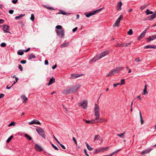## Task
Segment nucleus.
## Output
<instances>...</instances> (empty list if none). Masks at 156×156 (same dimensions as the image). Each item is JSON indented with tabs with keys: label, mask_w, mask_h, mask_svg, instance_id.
I'll use <instances>...</instances> for the list:
<instances>
[{
	"label": "nucleus",
	"mask_w": 156,
	"mask_h": 156,
	"mask_svg": "<svg viewBox=\"0 0 156 156\" xmlns=\"http://www.w3.org/2000/svg\"><path fill=\"white\" fill-rule=\"evenodd\" d=\"M156 39V34L149 36L148 37L146 38V40L148 42H150L151 41L153 40Z\"/></svg>",
	"instance_id": "nucleus-10"
},
{
	"label": "nucleus",
	"mask_w": 156,
	"mask_h": 156,
	"mask_svg": "<svg viewBox=\"0 0 156 156\" xmlns=\"http://www.w3.org/2000/svg\"><path fill=\"white\" fill-rule=\"evenodd\" d=\"M5 96V95L3 94H0V98H3Z\"/></svg>",
	"instance_id": "nucleus-59"
},
{
	"label": "nucleus",
	"mask_w": 156,
	"mask_h": 156,
	"mask_svg": "<svg viewBox=\"0 0 156 156\" xmlns=\"http://www.w3.org/2000/svg\"><path fill=\"white\" fill-rule=\"evenodd\" d=\"M13 137V136L12 135L10 136L7 140L6 142L8 143H9Z\"/></svg>",
	"instance_id": "nucleus-38"
},
{
	"label": "nucleus",
	"mask_w": 156,
	"mask_h": 156,
	"mask_svg": "<svg viewBox=\"0 0 156 156\" xmlns=\"http://www.w3.org/2000/svg\"><path fill=\"white\" fill-rule=\"evenodd\" d=\"M4 31V32L5 33H11L9 32V26L6 25H4L3 26V27L2 29Z\"/></svg>",
	"instance_id": "nucleus-7"
},
{
	"label": "nucleus",
	"mask_w": 156,
	"mask_h": 156,
	"mask_svg": "<svg viewBox=\"0 0 156 156\" xmlns=\"http://www.w3.org/2000/svg\"><path fill=\"white\" fill-rule=\"evenodd\" d=\"M149 29V27L147 28H146L145 30H144L143 31V32L145 34H146V33L147 31V30H148Z\"/></svg>",
	"instance_id": "nucleus-57"
},
{
	"label": "nucleus",
	"mask_w": 156,
	"mask_h": 156,
	"mask_svg": "<svg viewBox=\"0 0 156 156\" xmlns=\"http://www.w3.org/2000/svg\"><path fill=\"white\" fill-rule=\"evenodd\" d=\"M136 62H137L138 61H140V60L139 58H135L134 60Z\"/></svg>",
	"instance_id": "nucleus-56"
},
{
	"label": "nucleus",
	"mask_w": 156,
	"mask_h": 156,
	"mask_svg": "<svg viewBox=\"0 0 156 156\" xmlns=\"http://www.w3.org/2000/svg\"><path fill=\"white\" fill-rule=\"evenodd\" d=\"M133 31L132 29H130L127 32V34L129 35H132L133 34Z\"/></svg>",
	"instance_id": "nucleus-39"
},
{
	"label": "nucleus",
	"mask_w": 156,
	"mask_h": 156,
	"mask_svg": "<svg viewBox=\"0 0 156 156\" xmlns=\"http://www.w3.org/2000/svg\"><path fill=\"white\" fill-rule=\"evenodd\" d=\"M56 34L58 36L61 38H63L65 36V32L64 29L55 30Z\"/></svg>",
	"instance_id": "nucleus-3"
},
{
	"label": "nucleus",
	"mask_w": 156,
	"mask_h": 156,
	"mask_svg": "<svg viewBox=\"0 0 156 156\" xmlns=\"http://www.w3.org/2000/svg\"><path fill=\"white\" fill-rule=\"evenodd\" d=\"M147 93V85H145L144 90L143 94H145Z\"/></svg>",
	"instance_id": "nucleus-33"
},
{
	"label": "nucleus",
	"mask_w": 156,
	"mask_h": 156,
	"mask_svg": "<svg viewBox=\"0 0 156 156\" xmlns=\"http://www.w3.org/2000/svg\"><path fill=\"white\" fill-rule=\"evenodd\" d=\"M125 132H124L121 134H117V136H119L121 138H124L125 137Z\"/></svg>",
	"instance_id": "nucleus-24"
},
{
	"label": "nucleus",
	"mask_w": 156,
	"mask_h": 156,
	"mask_svg": "<svg viewBox=\"0 0 156 156\" xmlns=\"http://www.w3.org/2000/svg\"><path fill=\"white\" fill-rule=\"evenodd\" d=\"M78 105L79 106H82L84 109H86L87 108V101L86 100H84L83 103H79Z\"/></svg>",
	"instance_id": "nucleus-6"
},
{
	"label": "nucleus",
	"mask_w": 156,
	"mask_h": 156,
	"mask_svg": "<svg viewBox=\"0 0 156 156\" xmlns=\"http://www.w3.org/2000/svg\"><path fill=\"white\" fill-rule=\"evenodd\" d=\"M25 15V14H23V15H21L19 16H16L15 17V19L16 20L20 19L21 18L23 17V16H24Z\"/></svg>",
	"instance_id": "nucleus-37"
},
{
	"label": "nucleus",
	"mask_w": 156,
	"mask_h": 156,
	"mask_svg": "<svg viewBox=\"0 0 156 156\" xmlns=\"http://www.w3.org/2000/svg\"><path fill=\"white\" fill-rule=\"evenodd\" d=\"M44 6V7L45 8H47L48 9H49V10H54V9H53V8L52 7H49V6H47L46 5H45Z\"/></svg>",
	"instance_id": "nucleus-41"
},
{
	"label": "nucleus",
	"mask_w": 156,
	"mask_h": 156,
	"mask_svg": "<svg viewBox=\"0 0 156 156\" xmlns=\"http://www.w3.org/2000/svg\"><path fill=\"white\" fill-rule=\"evenodd\" d=\"M80 76V75H76V76H75L74 74H72L71 75V78L72 79H74L79 77Z\"/></svg>",
	"instance_id": "nucleus-25"
},
{
	"label": "nucleus",
	"mask_w": 156,
	"mask_h": 156,
	"mask_svg": "<svg viewBox=\"0 0 156 156\" xmlns=\"http://www.w3.org/2000/svg\"><path fill=\"white\" fill-rule=\"evenodd\" d=\"M55 28L56 29H58L59 30L62 29V27L61 25H60L57 26Z\"/></svg>",
	"instance_id": "nucleus-45"
},
{
	"label": "nucleus",
	"mask_w": 156,
	"mask_h": 156,
	"mask_svg": "<svg viewBox=\"0 0 156 156\" xmlns=\"http://www.w3.org/2000/svg\"><path fill=\"white\" fill-rule=\"evenodd\" d=\"M122 5V3L121 2H119L118 3L117 5V10H120L121 9V6Z\"/></svg>",
	"instance_id": "nucleus-17"
},
{
	"label": "nucleus",
	"mask_w": 156,
	"mask_h": 156,
	"mask_svg": "<svg viewBox=\"0 0 156 156\" xmlns=\"http://www.w3.org/2000/svg\"><path fill=\"white\" fill-rule=\"evenodd\" d=\"M119 23H118V22H117L116 21L115 23L113 25V27H118L119 26Z\"/></svg>",
	"instance_id": "nucleus-42"
},
{
	"label": "nucleus",
	"mask_w": 156,
	"mask_h": 156,
	"mask_svg": "<svg viewBox=\"0 0 156 156\" xmlns=\"http://www.w3.org/2000/svg\"><path fill=\"white\" fill-rule=\"evenodd\" d=\"M80 84L71 87V89L73 93L76 92L80 89Z\"/></svg>",
	"instance_id": "nucleus-5"
},
{
	"label": "nucleus",
	"mask_w": 156,
	"mask_h": 156,
	"mask_svg": "<svg viewBox=\"0 0 156 156\" xmlns=\"http://www.w3.org/2000/svg\"><path fill=\"white\" fill-rule=\"evenodd\" d=\"M69 44V43L68 42L63 43L61 45V48H64L68 46Z\"/></svg>",
	"instance_id": "nucleus-23"
},
{
	"label": "nucleus",
	"mask_w": 156,
	"mask_h": 156,
	"mask_svg": "<svg viewBox=\"0 0 156 156\" xmlns=\"http://www.w3.org/2000/svg\"><path fill=\"white\" fill-rule=\"evenodd\" d=\"M18 67L19 69H20V70L21 71H22L23 70V68L22 67V66L21 64H19L18 66Z\"/></svg>",
	"instance_id": "nucleus-47"
},
{
	"label": "nucleus",
	"mask_w": 156,
	"mask_h": 156,
	"mask_svg": "<svg viewBox=\"0 0 156 156\" xmlns=\"http://www.w3.org/2000/svg\"><path fill=\"white\" fill-rule=\"evenodd\" d=\"M53 136L54 138L55 139V141L57 142L58 144H60L58 140L55 137V136L54 135H53Z\"/></svg>",
	"instance_id": "nucleus-54"
},
{
	"label": "nucleus",
	"mask_w": 156,
	"mask_h": 156,
	"mask_svg": "<svg viewBox=\"0 0 156 156\" xmlns=\"http://www.w3.org/2000/svg\"><path fill=\"white\" fill-rule=\"evenodd\" d=\"M131 44V42L128 43H123V47L128 46L129 45H130Z\"/></svg>",
	"instance_id": "nucleus-32"
},
{
	"label": "nucleus",
	"mask_w": 156,
	"mask_h": 156,
	"mask_svg": "<svg viewBox=\"0 0 156 156\" xmlns=\"http://www.w3.org/2000/svg\"><path fill=\"white\" fill-rule=\"evenodd\" d=\"M145 34L143 32L139 36V37L137 38V40H141L142 38H143L144 36H145Z\"/></svg>",
	"instance_id": "nucleus-19"
},
{
	"label": "nucleus",
	"mask_w": 156,
	"mask_h": 156,
	"mask_svg": "<svg viewBox=\"0 0 156 156\" xmlns=\"http://www.w3.org/2000/svg\"><path fill=\"white\" fill-rule=\"evenodd\" d=\"M95 14H96V13L95 12V11H94L92 12H90V13L86 14V17H89L90 16H91L92 15H94Z\"/></svg>",
	"instance_id": "nucleus-20"
},
{
	"label": "nucleus",
	"mask_w": 156,
	"mask_h": 156,
	"mask_svg": "<svg viewBox=\"0 0 156 156\" xmlns=\"http://www.w3.org/2000/svg\"><path fill=\"white\" fill-rule=\"evenodd\" d=\"M14 10H10L9 11V13L10 14H12L13 13Z\"/></svg>",
	"instance_id": "nucleus-58"
},
{
	"label": "nucleus",
	"mask_w": 156,
	"mask_h": 156,
	"mask_svg": "<svg viewBox=\"0 0 156 156\" xmlns=\"http://www.w3.org/2000/svg\"><path fill=\"white\" fill-rule=\"evenodd\" d=\"M121 149H120L119 150H116V151L113 152L112 154L114 155L115 153H118L119 151H120L121 150Z\"/></svg>",
	"instance_id": "nucleus-48"
},
{
	"label": "nucleus",
	"mask_w": 156,
	"mask_h": 156,
	"mask_svg": "<svg viewBox=\"0 0 156 156\" xmlns=\"http://www.w3.org/2000/svg\"><path fill=\"white\" fill-rule=\"evenodd\" d=\"M109 148V147H101L99 148V151L100 152H104L105 151H107Z\"/></svg>",
	"instance_id": "nucleus-15"
},
{
	"label": "nucleus",
	"mask_w": 156,
	"mask_h": 156,
	"mask_svg": "<svg viewBox=\"0 0 156 156\" xmlns=\"http://www.w3.org/2000/svg\"><path fill=\"white\" fill-rule=\"evenodd\" d=\"M146 12L147 13V15L149 14H152L153 13L152 11H150V10L148 9H147L146 11Z\"/></svg>",
	"instance_id": "nucleus-34"
},
{
	"label": "nucleus",
	"mask_w": 156,
	"mask_h": 156,
	"mask_svg": "<svg viewBox=\"0 0 156 156\" xmlns=\"http://www.w3.org/2000/svg\"><path fill=\"white\" fill-rule=\"evenodd\" d=\"M62 148V149H66V147H65V146L61 144L60 143V144H58Z\"/></svg>",
	"instance_id": "nucleus-53"
},
{
	"label": "nucleus",
	"mask_w": 156,
	"mask_h": 156,
	"mask_svg": "<svg viewBox=\"0 0 156 156\" xmlns=\"http://www.w3.org/2000/svg\"><path fill=\"white\" fill-rule=\"evenodd\" d=\"M88 124H93L95 123V119H92L88 121L87 123Z\"/></svg>",
	"instance_id": "nucleus-30"
},
{
	"label": "nucleus",
	"mask_w": 156,
	"mask_h": 156,
	"mask_svg": "<svg viewBox=\"0 0 156 156\" xmlns=\"http://www.w3.org/2000/svg\"><path fill=\"white\" fill-rule=\"evenodd\" d=\"M62 92L65 94H68L71 93H73L71 89V87H67L66 89L64 90Z\"/></svg>",
	"instance_id": "nucleus-8"
},
{
	"label": "nucleus",
	"mask_w": 156,
	"mask_h": 156,
	"mask_svg": "<svg viewBox=\"0 0 156 156\" xmlns=\"http://www.w3.org/2000/svg\"><path fill=\"white\" fill-rule=\"evenodd\" d=\"M23 50H19L17 52V54L19 55H22L24 54Z\"/></svg>",
	"instance_id": "nucleus-27"
},
{
	"label": "nucleus",
	"mask_w": 156,
	"mask_h": 156,
	"mask_svg": "<svg viewBox=\"0 0 156 156\" xmlns=\"http://www.w3.org/2000/svg\"><path fill=\"white\" fill-rule=\"evenodd\" d=\"M121 83H120L121 85L124 84L125 83V80L124 79H122L121 80Z\"/></svg>",
	"instance_id": "nucleus-49"
},
{
	"label": "nucleus",
	"mask_w": 156,
	"mask_h": 156,
	"mask_svg": "<svg viewBox=\"0 0 156 156\" xmlns=\"http://www.w3.org/2000/svg\"><path fill=\"white\" fill-rule=\"evenodd\" d=\"M36 131L38 134L41 135L42 138H45V136L44 130L41 128L38 127L36 129Z\"/></svg>",
	"instance_id": "nucleus-4"
},
{
	"label": "nucleus",
	"mask_w": 156,
	"mask_h": 156,
	"mask_svg": "<svg viewBox=\"0 0 156 156\" xmlns=\"http://www.w3.org/2000/svg\"><path fill=\"white\" fill-rule=\"evenodd\" d=\"M104 8L103 7H102L100 9H98V10H97L95 11V12H96V13H97L99 11H101L102 9H103Z\"/></svg>",
	"instance_id": "nucleus-50"
},
{
	"label": "nucleus",
	"mask_w": 156,
	"mask_h": 156,
	"mask_svg": "<svg viewBox=\"0 0 156 156\" xmlns=\"http://www.w3.org/2000/svg\"><path fill=\"white\" fill-rule=\"evenodd\" d=\"M123 18V15L121 14L119 18L116 21L117 22H118L119 23L120 22Z\"/></svg>",
	"instance_id": "nucleus-26"
},
{
	"label": "nucleus",
	"mask_w": 156,
	"mask_h": 156,
	"mask_svg": "<svg viewBox=\"0 0 156 156\" xmlns=\"http://www.w3.org/2000/svg\"><path fill=\"white\" fill-rule=\"evenodd\" d=\"M123 69L122 67L119 66L112 70L106 76V77L111 76L113 75L118 73L121 70Z\"/></svg>",
	"instance_id": "nucleus-1"
},
{
	"label": "nucleus",
	"mask_w": 156,
	"mask_h": 156,
	"mask_svg": "<svg viewBox=\"0 0 156 156\" xmlns=\"http://www.w3.org/2000/svg\"><path fill=\"white\" fill-rule=\"evenodd\" d=\"M30 19L32 21H34V14H32L31 15Z\"/></svg>",
	"instance_id": "nucleus-44"
},
{
	"label": "nucleus",
	"mask_w": 156,
	"mask_h": 156,
	"mask_svg": "<svg viewBox=\"0 0 156 156\" xmlns=\"http://www.w3.org/2000/svg\"><path fill=\"white\" fill-rule=\"evenodd\" d=\"M84 153H85V154H86V155L87 156H89V155L88 154H87V152L86 150L85 149H84Z\"/></svg>",
	"instance_id": "nucleus-62"
},
{
	"label": "nucleus",
	"mask_w": 156,
	"mask_h": 156,
	"mask_svg": "<svg viewBox=\"0 0 156 156\" xmlns=\"http://www.w3.org/2000/svg\"><path fill=\"white\" fill-rule=\"evenodd\" d=\"M34 148L36 151H41L43 150L42 147L37 144H36L35 145Z\"/></svg>",
	"instance_id": "nucleus-13"
},
{
	"label": "nucleus",
	"mask_w": 156,
	"mask_h": 156,
	"mask_svg": "<svg viewBox=\"0 0 156 156\" xmlns=\"http://www.w3.org/2000/svg\"><path fill=\"white\" fill-rule=\"evenodd\" d=\"M95 123H101L102 122H104L105 121H107V120L103 119L102 118L99 119H95Z\"/></svg>",
	"instance_id": "nucleus-12"
},
{
	"label": "nucleus",
	"mask_w": 156,
	"mask_h": 156,
	"mask_svg": "<svg viewBox=\"0 0 156 156\" xmlns=\"http://www.w3.org/2000/svg\"><path fill=\"white\" fill-rule=\"evenodd\" d=\"M20 63L22 64H25L26 63V61L24 60H21L20 61Z\"/></svg>",
	"instance_id": "nucleus-55"
},
{
	"label": "nucleus",
	"mask_w": 156,
	"mask_h": 156,
	"mask_svg": "<svg viewBox=\"0 0 156 156\" xmlns=\"http://www.w3.org/2000/svg\"><path fill=\"white\" fill-rule=\"evenodd\" d=\"M144 48H154L156 49V46H152L151 45H148L144 47Z\"/></svg>",
	"instance_id": "nucleus-16"
},
{
	"label": "nucleus",
	"mask_w": 156,
	"mask_h": 156,
	"mask_svg": "<svg viewBox=\"0 0 156 156\" xmlns=\"http://www.w3.org/2000/svg\"><path fill=\"white\" fill-rule=\"evenodd\" d=\"M36 58L35 56L33 54H30L29 56L28 59L30 60L33 58Z\"/></svg>",
	"instance_id": "nucleus-22"
},
{
	"label": "nucleus",
	"mask_w": 156,
	"mask_h": 156,
	"mask_svg": "<svg viewBox=\"0 0 156 156\" xmlns=\"http://www.w3.org/2000/svg\"><path fill=\"white\" fill-rule=\"evenodd\" d=\"M94 115L95 116V119H98L100 116V114L99 112V107L98 105L95 104L94 108Z\"/></svg>",
	"instance_id": "nucleus-2"
},
{
	"label": "nucleus",
	"mask_w": 156,
	"mask_h": 156,
	"mask_svg": "<svg viewBox=\"0 0 156 156\" xmlns=\"http://www.w3.org/2000/svg\"><path fill=\"white\" fill-rule=\"evenodd\" d=\"M73 140L74 141L75 143V144H76V146L77 145V142L76 140V139L74 137H73Z\"/></svg>",
	"instance_id": "nucleus-51"
},
{
	"label": "nucleus",
	"mask_w": 156,
	"mask_h": 156,
	"mask_svg": "<svg viewBox=\"0 0 156 156\" xmlns=\"http://www.w3.org/2000/svg\"><path fill=\"white\" fill-rule=\"evenodd\" d=\"M101 58H100V56L99 55V54L95 56L94 58H93L92 59H91L90 62H95L100 59Z\"/></svg>",
	"instance_id": "nucleus-14"
},
{
	"label": "nucleus",
	"mask_w": 156,
	"mask_h": 156,
	"mask_svg": "<svg viewBox=\"0 0 156 156\" xmlns=\"http://www.w3.org/2000/svg\"><path fill=\"white\" fill-rule=\"evenodd\" d=\"M156 17L155 14H154L152 15L150 17H148V20H152L154 19Z\"/></svg>",
	"instance_id": "nucleus-21"
},
{
	"label": "nucleus",
	"mask_w": 156,
	"mask_h": 156,
	"mask_svg": "<svg viewBox=\"0 0 156 156\" xmlns=\"http://www.w3.org/2000/svg\"><path fill=\"white\" fill-rule=\"evenodd\" d=\"M109 52V51H105L100 54H99V55L100 56V58H102L103 57L106 56L107 54H108Z\"/></svg>",
	"instance_id": "nucleus-11"
},
{
	"label": "nucleus",
	"mask_w": 156,
	"mask_h": 156,
	"mask_svg": "<svg viewBox=\"0 0 156 156\" xmlns=\"http://www.w3.org/2000/svg\"><path fill=\"white\" fill-rule=\"evenodd\" d=\"M45 64L46 65H47L48 64V61L47 60H45L44 62Z\"/></svg>",
	"instance_id": "nucleus-64"
},
{
	"label": "nucleus",
	"mask_w": 156,
	"mask_h": 156,
	"mask_svg": "<svg viewBox=\"0 0 156 156\" xmlns=\"http://www.w3.org/2000/svg\"><path fill=\"white\" fill-rule=\"evenodd\" d=\"M29 124L30 125H32L33 124L41 125V124L40 122L38 121H37L36 119H34L32 121L29 122Z\"/></svg>",
	"instance_id": "nucleus-9"
},
{
	"label": "nucleus",
	"mask_w": 156,
	"mask_h": 156,
	"mask_svg": "<svg viewBox=\"0 0 156 156\" xmlns=\"http://www.w3.org/2000/svg\"><path fill=\"white\" fill-rule=\"evenodd\" d=\"M55 82V79L54 78H53V77H52L50 80L49 81L48 84V85L49 86Z\"/></svg>",
	"instance_id": "nucleus-18"
},
{
	"label": "nucleus",
	"mask_w": 156,
	"mask_h": 156,
	"mask_svg": "<svg viewBox=\"0 0 156 156\" xmlns=\"http://www.w3.org/2000/svg\"><path fill=\"white\" fill-rule=\"evenodd\" d=\"M16 123L14 122H12L8 126L9 127L11 126H14L15 125Z\"/></svg>",
	"instance_id": "nucleus-40"
},
{
	"label": "nucleus",
	"mask_w": 156,
	"mask_h": 156,
	"mask_svg": "<svg viewBox=\"0 0 156 156\" xmlns=\"http://www.w3.org/2000/svg\"><path fill=\"white\" fill-rule=\"evenodd\" d=\"M21 98L23 99V102H24V101H25L27 100V98L25 96V95H23L22 96Z\"/></svg>",
	"instance_id": "nucleus-29"
},
{
	"label": "nucleus",
	"mask_w": 156,
	"mask_h": 156,
	"mask_svg": "<svg viewBox=\"0 0 156 156\" xmlns=\"http://www.w3.org/2000/svg\"><path fill=\"white\" fill-rule=\"evenodd\" d=\"M115 47H123V43L121 42L120 43H118L116 44Z\"/></svg>",
	"instance_id": "nucleus-28"
},
{
	"label": "nucleus",
	"mask_w": 156,
	"mask_h": 156,
	"mask_svg": "<svg viewBox=\"0 0 156 156\" xmlns=\"http://www.w3.org/2000/svg\"><path fill=\"white\" fill-rule=\"evenodd\" d=\"M0 45L2 47H5L6 46V44L5 43H2Z\"/></svg>",
	"instance_id": "nucleus-46"
},
{
	"label": "nucleus",
	"mask_w": 156,
	"mask_h": 156,
	"mask_svg": "<svg viewBox=\"0 0 156 156\" xmlns=\"http://www.w3.org/2000/svg\"><path fill=\"white\" fill-rule=\"evenodd\" d=\"M51 145L52 146V147L56 150L58 151V148L56 147L55 146L54 144H51Z\"/></svg>",
	"instance_id": "nucleus-43"
},
{
	"label": "nucleus",
	"mask_w": 156,
	"mask_h": 156,
	"mask_svg": "<svg viewBox=\"0 0 156 156\" xmlns=\"http://www.w3.org/2000/svg\"><path fill=\"white\" fill-rule=\"evenodd\" d=\"M18 2V0H13L12 2L14 4Z\"/></svg>",
	"instance_id": "nucleus-60"
},
{
	"label": "nucleus",
	"mask_w": 156,
	"mask_h": 156,
	"mask_svg": "<svg viewBox=\"0 0 156 156\" xmlns=\"http://www.w3.org/2000/svg\"><path fill=\"white\" fill-rule=\"evenodd\" d=\"M30 50V48H28L27 49V50H23V51L25 52H27L28 51H29Z\"/></svg>",
	"instance_id": "nucleus-63"
},
{
	"label": "nucleus",
	"mask_w": 156,
	"mask_h": 156,
	"mask_svg": "<svg viewBox=\"0 0 156 156\" xmlns=\"http://www.w3.org/2000/svg\"><path fill=\"white\" fill-rule=\"evenodd\" d=\"M101 152L100 151H99V148L98 149H96L95 151H94V153L97 154L98 153Z\"/></svg>",
	"instance_id": "nucleus-52"
},
{
	"label": "nucleus",
	"mask_w": 156,
	"mask_h": 156,
	"mask_svg": "<svg viewBox=\"0 0 156 156\" xmlns=\"http://www.w3.org/2000/svg\"><path fill=\"white\" fill-rule=\"evenodd\" d=\"M25 136L29 140H31L32 139L31 137L27 134H26L25 135Z\"/></svg>",
	"instance_id": "nucleus-35"
},
{
	"label": "nucleus",
	"mask_w": 156,
	"mask_h": 156,
	"mask_svg": "<svg viewBox=\"0 0 156 156\" xmlns=\"http://www.w3.org/2000/svg\"><path fill=\"white\" fill-rule=\"evenodd\" d=\"M100 136H99L98 135H96L94 138V140L95 141L96 140H100Z\"/></svg>",
	"instance_id": "nucleus-31"
},
{
	"label": "nucleus",
	"mask_w": 156,
	"mask_h": 156,
	"mask_svg": "<svg viewBox=\"0 0 156 156\" xmlns=\"http://www.w3.org/2000/svg\"><path fill=\"white\" fill-rule=\"evenodd\" d=\"M86 145L89 151H91L93 150V148L91 147L87 143L86 144Z\"/></svg>",
	"instance_id": "nucleus-36"
},
{
	"label": "nucleus",
	"mask_w": 156,
	"mask_h": 156,
	"mask_svg": "<svg viewBox=\"0 0 156 156\" xmlns=\"http://www.w3.org/2000/svg\"><path fill=\"white\" fill-rule=\"evenodd\" d=\"M77 27H76L74 29H73V30L72 31L73 32H74L77 30Z\"/></svg>",
	"instance_id": "nucleus-61"
}]
</instances>
